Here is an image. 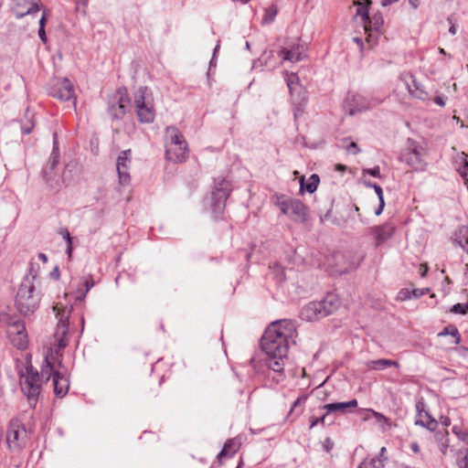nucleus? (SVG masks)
<instances>
[{"instance_id": "1", "label": "nucleus", "mask_w": 468, "mask_h": 468, "mask_svg": "<svg viewBox=\"0 0 468 468\" xmlns=\"http://www.w3.org/2000/svg\"><path fill=\"white\" fill-rule=\"evenodd\" d=\"M296 323L292 320L272 322L265 330L261 345L267 356H287L289 347L295 343Z\"/></svg>"}, {"instance_id": "2", "label": "nucleus", "mask_w": 468, "mask_h": 468, "mask_svg": "<svg viewBox=\"0 0 468 468\" xmlns=\"http://www.w3.org/2000/svg\"><path fill=\"white\" fill-rule=\"evenodd\" d=\"M165 137L166 158L174 163L185 162L188 156V147L180 131L175 126L167 127Z\"/></svg>"}, {"instance_id": "3", "label": "nucleus", "mask_w": 468, "mask_h": 468, "mask_svg": "<svg viewBox=\"0 0 468 468\" xmlns=\"http://www.w3.org/2000/svg\"><path fill=\"white\" fill-rule=\"evenodd\" d=\"M40 294L35 292V286L28 278L25 279L16 296V305L18 312L27 316L35 313L40 303Z\"/></svg>"}, {"instance_id": "4", "label": "nucleus", "mask_w": 468, "mask_h": 468, "mask_svg": "<svg viewBox=\"0 0 468 468\" xmlns=\"http://www.w3.org/2000/svg\"><path fill=\"white\" fill-rule=\"evenodd\" d=\"M339 301L334 294L327 295L323 301L311 302L301 310V317L306 321L322 319L338 308Z\"/></svg>"}, {"instance_id": "5", "label": "nucleus", "mask_w": 468, "mask_h": 468, "mask_svg": "<svg viewBox=\"0 0 468 468\" xmlns=\"http://www.w3.org/2000/svg\"><path fill=\"white\" fill-rule=\"evenodd\" d=\"M229 193L230 186L229 181L223 177L216 178L210 196L204 200L205 207H208L215 217L221 215L225 209L226 200Z\"/></svg>"}, {"instance_id": "6", "label": "nucleus", "mask_w": 468, "mask_h": 468, "mask_svg": "<svg viewBox=\"0 0 468 468\" xmlns=\"http://www.w3.org/2000/svg\"><path fill=\"white\" fill-rule=\"evenodd\" d=\"M42 383L38 372L35 370L32 366L27 367L26 372L21 373V389L27 396L30 407L36 406Z\"/></svg>"}, {"instance_id": "7", "label": "nucleus", "mask_w": 468, "mask_h": 468, "mask_svg": "<svg viewBox=\"0 0 468 468\" xmlns=\"http://www.w3.org/2000/svg\"><path fill=\"white\" fill-rule=\"evenodd\" d=\"M72 305H63L57 303L53 306V312L58 320L54 337L57 341L58 349L64 348L68 343L69 319L72 312Z\"/></svg>"}, {"instance_id": "8", "label": "nucleus", "mask_w": 468, "mask_h": 468, "mask_svg": "<svg viewBox=\"0 0 468 468\" xmlns=\"http://www.w3.org/2000/svg\"><path fill=\"white\" fill-rule=\"evenodd\" d=\"M134 107L138 120L144 123H151L154 120L155 111L153 99L146 87H140L134 93Z\"/></svg>"}, {"instance_id": "9", "label": "nucleus", "mask_w": 468, "mask_h": 468, "mask_svg": "<svg viewBox=\"0 0 468 468\" xmlns=\"http://www.w3.org/2000/svg\"><path fill=\"white\" fill-rule=\"evenodd\" d=\"M278 206L283 215L297 222H304L307 219V207L299 199H285L280 201Z\"/></svg>"}, {"instance_id": "10", "label": "nucleus", "mask_w": 468, "mask_h": 468, "mask_svg": "<svg viewBox=\"0 0 468 468\" xmlns=\"http://www.w3.org/2000/svg\"><path fill=\"white\" fill-rule=\"evenodd\" d=\"M27 433L18 420H12L6 433V442L11 450H20L26 445Z\"/></svg>"}, {"instance_id": "11", "label": "nucleus", "mask_w": 468, "mask_h": 468, "mask_svg": "<svg viewBox=\"0 0 468 468\" xmlns=\"http://www.w3.org/2000/svg\"><path fill=\"white\" fill-rule=\"evenodd\" d=\"M129 108V98L120 90L113 94L109 100L108 112L112 119L122 118L128 112Z\"/></svg>"}, {"instance_id": "12", "label": "nucleus", "mask_w": 468, "mask_h": 468, "mask_svg": "<svg viewBox=\"0 0 468 468\" xmlns=\"http://www.w3.org/2000/svg\"><path fill=\"white\" fill-rule=\"evenodd\" d=\"M384 19L381 14L377 13L363 23V29L367 34L366 41L369 47H373L378 42V30L383 26Z\"/></svg>"}, {"instance_id": "13", "label": "nucleus", "mask_w": 468, "mask_h": 468, "mask_svg": "<svg viewBox=\"0 0 468 468\" xmlns=\"http://www.w3.org/2000/svg\"><path fill=\"white\" fill-rule=\"evenodd\" d=\"M49 94L60 101H69L74 98V87L69 79H59L51 86Z\"/></svg>"}, {"instance_id": "14", "label": "nucleus", "mask_w": 468, "mask_h": 468, "mask_svg": "<svg viewBox=\"0 0 468 468\" xmlns=\"http://www.w3.org/2000/svg\"><path fill=\"white\" fill-rule=\"evenodd\" d=\"M415 408L417 411L415 424L424 427L431 431H433L437 428L438 422L426 410V404L424 403V401L419 400L416 403Z\"/></svg>"}, {"instance_id": "15", "label": "nucleus", "mask_w": 468, "mask_h": 468, "mask_svg": "<svg viewBox=\"0 0 468 468\" xmlns=\"http://www.w3.org/2000/svg\"><path fill=\"white\" fill-rule=\"evenodd\" d=\"M131 150H124L120 153L116 161V169L120 184L125 185L130 180L129 168L131 165Z\"/></svg>"}, {"instance_id": "16", "label": "nucleus", "mask_w": 468, "mask_h": 468, "mask_svg": "<svg viewBox=\"0 0 468 468\" xmlns=\"http://www.w3.org/2000/svg\"><path fill=\"white\" fill-rule=\"evenodd\" d=\"M346 101L349 107L350 114L367 110L378 103V101H369L365 96L358 93L349 94Z\"/></svg>"}, {"instance_id": "17", "label": "nucleus", "mask_w": 468, "mask_h": 468, "mask_svg": "<svg viewBox=\"0 0 468 468\" xmlns=\"http://www.w3.org/2000/svg\"><path fill=\"white\" fill-rule=\"evenodd\" d=\"M424 149L421 146L411 144L409 153L404 155L406 163L415 170H423L425 167Z\"/></svg>"}, {"instance_id": "18", "label": "nucleus", "mask_w": 468, "mask_h": 468, "mask_svg": "<svg viewBox=\"0 0 468 468\" xmlns=\"http://www.w3.org/2000/svg\"><path fill=\"white\" fill-rule=\"evenodd\" d=\"M400 80L405 84L409 93L419 100L425 101L429 99L428 93L422 89L420 83H419L412 74L403 73Z\"/></svg>"}, {"instance_id": "19", "label": "nucleus", "mask_w": 468, "mask_h": 468, "mask_svg": "<svg viewBox=\"0 0 468 468\" xmlns=\"http://www.w3.org/2000/svg\"><path fill=\"white\" fill-rule=\"evenodd\" d=\"M305 48L303 44L294 43L291 46L284 47L279 51V56L282 61L298 62L303 58Z\"/></svg>"}, {"instance_id": "20", "label": "nucleus", "mask_w": 468, "mask_h": 468, "mask_svg": "<svg viewBox=\"0 0 468 468\" xmlns=\"http://www.w3.org/2000/svg\"><path fill=\"white\" fill-rule=\"evenodd\" d=\"M41 8L39 0H16V17L20 19L27 15L37 13Z\"/></svg>"}, {"instance_id": "21", "label": "nucleus", "mask_w": 468, "mask_h": 468, "mask_svg": "<svg viewBox=\"0 0 468 468\" xmlns=\"http://www.w3.org/2000/svg\"><path fill=\"white\" fill-rule=\"evenodd\" d=\"M8 334L10 335L16 334V337L13 338L12 341L14 342V345L18 349H24L27 347V338L26 334V328L25 325L19 322L15 321L12 324H9Z\"/></svg>"}, {"instance_id": "22", "label": "nucleus", "mask_w": 468, "mask_h": 468, "mask_svg": "<svg viewBox=\"0 0 468 468\" xmlns=\"http://www.w3.org/2000/svg\"><path fill=\"white\" fill-rule=\"evenodd\" d=\"M54 393L58 398L67 395L69 388V380L63 372H56L53 374Z\"/></svg>"}, {"instance_id": "23", "label": "nucleus", "mask_w": 468, "mask_h": 468, "mask_svg": "<svg viewBox=\"0 0 468 468\" xmlns=\"http://www.w3.org/2000/svg\"><path fill=\"white\" fill-rule=\"evenodd\" d=\"M395 230L392 224L386 223L382 226L375 227L371 232L375 236L377 245H380L391 238Z\"/></svg>"}, {"instance_id": "24", "label": "nucleus", "mask_w": 468, "mask_h": 468, "mask_svg": "<svg viewBox=\"0 0 468 468\" xmlns=\"http://www.w3.org/2000/svg\"><path fill=\"white\" fill-rule=\"evenodd\" d=\"M54 359L55 358L53 354H48L45 356L44 363L41 367V374L39 375L42 382L48 381L50 378H53L54 373L59 372L58 370L55 369Z\"/></svg>"}, {"instance_id": "25", "label": "nucleus", "mask_w": 468, "mask_h": 468, "mask_svg": "<svg viewBox=\"0 0 468 468\" xmlns=\"http://www.w3.org/2000/svg\"><path fill=\"white\" fill-rule=\"evenodd\" d=\"M357 406V400L356 399H351L347 402H335L325 404L323 409L326 411V414H330L333 412H346V410L349 408L355 409Z\"/></svg>"}, {"instance_id": "26", "label": "nucleus", "mask_w": 468, "mask_h": 468, "mask_svg": "<svg viewBox=\"0 0 468 468\" xmlns=\"http://www.w3.org/2000/svg\"><path fill=\"white\" fill-rule=\"evenodd\" d=\"M320 178L318 175L313 174L309 178L308 181H304V176H302L300 179V192L303 193L304 191L312 194L314 193L319 185Z\"/></svg>"}, {"instance_id": "27", "label": "nucleus", "mask_w": 468, "mask_h": 468, "mask_svg": "<svg viewBox=\"0 0 468 468\" xmlns=\"http://www.w3.org/2000/svg\"><path fill=\"white\" fill-rule=\"evenodd\" d=\"M389 367H399V364L397 361L386 358L370 360L367 362V367L370 370H383Z\"/></svg>"}, {"instance_id": "28", "label": "nucleus", "mask_w": 468, "mask_h": 468, "mask_svg": "<svg viewBox=\"0 0 468 468\" xmlns=\"http://www.w3.org/2000/svg\"><path fill=\"white\" fill-rule=\"evenodd\" d=\"M468 229L464 226L460 227L453 234L452 242L462 248L463 250L468 251L466 247L468 245Z\"/></svg>"}, {"instance_id": "29", "label": "nucleus", "mask_w": 468, "mask_h": 468, "mask_svg": "<svg viewBox=\"0 0 468 468\" xmlns=\"http://www.w3.org/2000/svg\"><path fill=\"white\" fill-rule=\"evenodd\" d=\"M435 441L440 452L442 453V455H446L450 448L449 431L447 430L438 431L435 434Z\"/></svg>"}, {"instance_id": "30", "label": "nucleus", "mask_w": 468, "mask_h": 468, "mask_svg": "<svg viewBox=\"0 0 468 468\" xmlns=\"http://www.w3.org/2000/svg\"><path fill=\"white\" fill-rule=\"evenodd\" d=\"M240 447V442L237 439L228 440L218 455V459L220 460L223 456H232L235 454Z\"/></svg>"}, {"instance_id": "31", "label": "nucleus", "mask_w": 468, "mask_h": 468, "mask_svg": "<svg viewBox=\"0 0 468 468\" xmlns=\"http://www.w3.org/2000/svg\"><path fill=\"white\" fill-rule=\"evenodd\" d=\"M268 367L275 373L282 374L284 368V359L287 356H268Z\"/></svg>"}, {"instance_id": "32", "label": "nucleus", "mask_w": 468, "mask_h": 468, "mask_svg": "<svg viewBox=\"0 0 468 468\" xmlns=\"http://www.w3.org/2000/svg\"><path fill=\"white\" fill-rule=\"evenodd\" d=\"M95 282L90 276L89 280H86L82 283L80 284V286H83L84 290H81L80 288L78 289V291L75 292V300L79 302H83L87 293L94 286Z\"/></svg>"}, {"instance_id": "33", "label": "nucleus", "mask_w": 468, "mask_h": 468, "mask_svg": "<svg viewBox=\"0 0 468 468\" xmlns=\"http://www.w3.org/2000/svg\"><path fill=\"white\" fill-rule=\"evenodd\" d=\"M455 459L458 468H468V448H458Z\"/></svg>"}, {"instance_id": "34", "label": "nucleus", "mask_w": 468, "mask_h": 468, "mask_svg": "<svg viewBox=\"0 0 468 468\" xmlns=\"http://www.w3.org/2000/svg\"><path fill=\"white\" fill-rule=\"evenodd\" d=\"M355 5H357L356 17H360L361 24L363 25V23L368 19V3L356 1Z\"/></svg>"}, {"instance_id": "35", "label": "nucleus", "mask_w": 468, "mask_h": 468, "mask_svg": "<svg viewBox=\"0 0 468 468\" xmlns=\"http://www.w3.org/2000/svg\"><path fill=\"white\" fill-rule=\"evenodd\" d=\"M25 117L27 121V122L22 124L21 129H22L23 133L28 134L31 133V131L33 130V128L35 126L34 114L31 113L28 110H27Z\"/></svg>"}, {"instance_id": "36", "label": "nucleus", "mask_w": 468, "mask_h": 468, "mask_svg": "<svg viewBox=\"0 0 468 468\" xmlns=\"http://www.w3.org/2000/svg\"><path fill=\"white\" fill-rule=\"evenodd\" d=\"M452 335L455 338L454 344L458 345L461 342V336L459 334L458 329L455 326L450 325L443 328L441 332L439 333V336H444V335Z\"/></svg>"}, {"instance_id": "37", "label": "nucleus", "mask_w": 468, "mask_h": 468, "mask_svg": "<svg viewBox=\"0 0 468 468\" xmlns=\"http://www.w3.org/2000/svg\"><path fill=\"white\" fill-rule=\"evenodd\" d=\"M277 14H278V9L275 5H272L269 6L265 11V15L263 16L262 23L270 24V23L273 22Z\"/></svg>"}, {"instance_id": "38", "label": "nucleus", "mask_w": 468, "mask_h": 468, "mask_svg": "<svg viewBox=\"0 0 468 468\" xmlns=\"http://www.w3.org/2000/svg\"><path fill=\"white\" fill-rule=\"evenodd\" d=\"M54 146H53V151H52V154H51V156H50V160L48 162V168L50 170H52L57 163H58V142H57V134L54 133Z\"/></svg>"}, {"instance_id": "39", "label": "nucleus", "mask_w": 468, "mask_h": 468, "mask_svg": "<svg viewBox=\"0 0 468 468\" xmlns=\"http://www.w3.org/2000/svg\"><path fill=\"white\" fill-rule=\"evenodd\" d=\"M273 57V53L272 51H265L261 57L254 62V67L257 68L259 65L261 67V66H269L270 63H269V60L271 59V58Z\"/></svg>"}, {"instance_id": "40", "label": "nucleus", "mask_w": 468, "mask_h": 468, "mask_svg": "<svg viewBox=\"0 0 468 468\" xmlns=\"http://www.w3.org/2000/svg\"><path fill=\"white\" fill-rule=\"evenodd\" d=\"M286 81L291 93H292L293 90L298 86V76L294 73H291L287 76Z\"/></svg>"}, {"instance_id": "41", "label": "nucleus", "mask_w": 468, "mask_h": 468, "mask_svg": "<svg viewBox=\"0 0 468 468\" xmlns=\"http://www.w3.org/2000/svg\"><path fill=\"white\" fill-rule=\"evenodd\" d=\"M451 312H452L454 314H465L466 313H468V302L466 303L454 304L452 307Z\"/></svg>"}, {"instance_id": "42", "label": "nucleus", "mask_w": 468, "mask_h": 468, "mask_svg": "<svg viewBox=\"0 0 468 468\" xmlns=\"http://www.w3.org/2000/svg\"><path fill=\"white\" fill-rule=\"evenodd\" d=\"M362 174L363 175H369V176L377 177V178H380L381 177L380 167L379 166H375L373 168H364L362 170Z\"/></svg>"}, {"instance_id": "43", "label": "nucleus", "mask_w": 468, "mask_h": 468, "mask_svg": "<svg viewBox=\"0 0 468 468\" xmlns=\"http://www.w3.org/2000/svg\"><path fill=\"white\" fill-rule=\"evenodd\" d=\"M386 463L383 462V459H379L374 457L367 463L368 468H385Z\"/></svg>"}, {"instance_id": "44", "label": "nucleus", "mask_w": 468, "mask_h": 468, "mask_svg": "<svg viewBox=\"0 0 468 468\" xmlns=\"http://www.w3.org/2000/svg\"><path fill=\"white\" fill-rule=\"evenodd\" d=\"M365 186H367V187H372L374 188L378 197L379 200H381V198H384L383 197V190L382 188L380 187V186L375 184V183H371V182H365Z\"/></svg>"}, {"instance_id": "45", "label": "nucleus", "mask_w": 468, "mask_h": 468, "mask_svg": "<svg viewBox=\"0 0 468 468\" xmlns=\"http://www.w3.org/2000/svg\"><path fill=\"white\" fill-rule=\"evenodd\" d=\"M307 399V396L305 395H303L301 397H299L292 404L291 410H290V414H292L299 406L303 405Z\"/></svg>"}, {"instance_id": "46", "label": "nucleus", "mask_w": 468, "mask_h": 468, "mask_svg": "<svg viewBox=\"0 0 468 468\" xmlns=\"http://www.w3.org/2000/svg\"><path fill=\"white\" fill-rule=\"evenodd\" d=\"M413 297L412 296V293H411V291L408 290V289H402L399 291V294H398V298L400 300V301H406L410 298Z\"/></svg>"}, {"instance_id": "47", "label": "nucleus", "mask_w": 468, "mask_h": 468, "mask_svg": "<svg viewBox=\"0 0 468 468\" xmlns=\"http://www.w3.org/2000/svg\"><path fill=\"white\" fill-rule=\"evenodd\" d=\"M457 438L463 443L460 448H468V431H463Z\"/></svg>"}, {"instance_id": "48", "label": "nucleus", "mask_w": 468, "mask_h": 468, "mask_svg": "<svg viewBox=\"0 0 468 468\" xmlns=\"http://www.w3.org/2000/svg\"><path fill=\"white\" fill-rule=\"evenodd\" d=\"M346 151L351 154H356L360 152V149L356 143L352 142L346 146Z\"/></svg>"}, {"instance_id": "49", "label": "nucleus", "mask_w": 468, "mask_h": 468, "mask_svg": "<svg viewBox=\"0 0 468 468\" xmlns=\"http://www.w3.org/2000/svg\"><path fill=\"white\" fill-rule=\"evenodd\" d=\"M428 292H429L428 288H425V289H413L411 291V293H412V296L414 298H419V297L426 294Z\"/></svg>"}, {"instance_id": "50", "label": "nucleus", "mask_w": 468, "mask_h": 468, "mask_svg": "<svg viewBox=\"0 0 468 468\" xmlns=\"http://www.w3.org/2000/svg\"><path fill=\"white\" fill-rule=\"evenodd\" d=\"M328 414H324L322 417L320 418H312L311 419V428H314V426H316L318 423H324V420H325V418Z\"/></svg>"}, {"instance_id": "51", "label": "nucleus", "mask_w": 468, "mask_h": 468, "mask_svg": "<svg viewBox=\"0 0 468 468\" xmlns=\"http://www.w3.org/2000/svg\"><path fill=\"white\" fill-rule=\"evenodd\" d=\"M377 458L383 459V462L386 463L388 461L387 456V448L382 447L378 452V454L376 456Z\"/></svg>"}, {"instance_id": "52", "label": "nucleus", "mask_w": 468, "mask_h": 468, "mask_svg": "<svg viewBox=\"0 0 468 468\" xmlns=\"http://www.w3.org/2000/svg\"><path fill=\"white\" fill-rule=\"evenodd\" d=\"M378 421L380 420H384V421H388V420L384 416L382 415L381 413H378L373 410H368Z\"/></svg>"}, {"instance_id": "53", "label": "nucleus", "mask_w": 468, "mask_h": 468, "mask_svg": "<svg viewBox=\"0 0 468 468\" xmlns=\"http://www.w3.org/2000/svg\"><path fill=\"white\" fill-rule=\"evenodd\" d=\"M420 275L423 278L427 275L428 273V271H429V267L427 265V263H421L420 265Z\"/></svg>"}, {"instance_id": "54", "label": "nucleus", "mask_w": 468, "mask_h": 468, "mask_svg": "<svg viewBox=\"0 0 468 468\" xmlns=\"http://www.w3.org/2000/svg\"><path fill=\"white\" fill-rule=\"evenodd\" d=\"M46 22H47V12H46V9H44L43 14L39 19V28H45Z\"/></svg>"}, {"instance_id": "55", "label": "nucleus", "mask_w": 468, "mask_h": 468, "mask_svg": "<svg viewBox=\"0 0 468 468\" xmlns=\"http://www.w3.org/2000/svg\"><path fill=\"white\" fill-rule=\"evenodd\" d=\"M410 447L414 453H419L420 452V447L417 441H412Z\"/></svg>"}, {"instance_id": "56", "label": "nucleus", "mask_w": 468, "mask_h": 468, "mask_svg": "<svg viewBox=\"0 0 468 468\" xmlns=\"http://www.w3.org/2000/svg\"><path fill=\"white\" fill-rule=\"evenodd\" d=\"M60 233H61L63 239H65L67 240V243H71L70 233L68 229H65Z\"/></svg>"}, {"instance_id": "57", "label": "nucleus", "mask_w": 468, "mask_h": 468, "mask_svg": "<svg viewBox=\"0 0 468 468\" xmlns=\"http://www.w3.org/2000/svg\"><path fill=\"white\" fill-rule=\"evenodd\" d=\"M38 37H39V38L41 39V41L43 43H47L48 39H47L45 28H39L38 29Z\"/></svg>"}, {"instance_id": "58", "label": "nucleus", "mask_w": 468, "mask_h": 468, "mask_svg": "<svg viewBox=\"0 0 468 468\" xmlns=\"http://www.w3.org/2000/svg\"><path fill=\"white\" fill-rule=\"evenodd\" d=\"M384 206H385L384 198H381V200H379L378 207L375 211V214L377 216H379L382 213Z\"/></svg>"}, {"instance_id": "59", "label": "nucleus", "mask_w": 468, "mask_h": 468, "mask_svg": "<svg viewBox=\"0 0 468 468\" xmlns=\"http://www.w3.org/2000/svg\"><path fill=\"white\" fill-rule=\"evenodd\" d=\"M434 102H435L437 105L441 106V107H443V106L445 105V101H444L443 98H442V97H441V96H437V97H435V98H434Z\"/></svg>"}, {"instance_id": "60", "label": "nucleus", "mask_w": 468, "mask_h": 468, "mask_svg": "<svg viewBox=\"0 0 468 468\" xmlns=\"http://www.w3.org/2000/svg\"><path fill=\"white\" fill-rule=\"evenodd\" d=\"M353 41L360 48V50L362 51L363 48H364V44H363L362 38H360L358 37H355L353 38Z\"/></svg>"}, {"instance_id": "61", "label": "nucleus", "mask_w": 468, "mask_h": 468, "mask_svg": "<svg viewBox=\"0 0 468 468\" xmlns=\"http://www.w3.org/2000/svg\"><path fill=\"white\" fill-rule=\"evenodd\" d=\"M324 448H325L326 452H330L331 449L333 448V442L330 441V439H327L325 441Z\"/></svg>"}, {"instance_id": "62", "label": "nucleus", "mask_w": 468, "mask_h": 468, "mask_svg": "<svg viewBox=\"0 0 468 468\" xmlns=\"http://www.w3.org/2000/svg\"><path fill=\"white\" fill-rule=\"evenodd\" d=\"M463 431L461 430L458 426L452 427V432L458 437L460 433H462Z\"/></svg>"}, {"instance_id": "63", "label": "nucleus", "mask_w": 468, "mask_h": 468, "mask_svg": "<svg viewBox=\"0 0 468 468\" xmlns=\"http://www.w3.org/2000/svg\"><path fill=\"white\" fill-rule=\"evenodd\" d=\"M38 259L45 263L48 261V256L45 253H39Z\"/></svg>"}, {"instance_id": "64", "label": "nucleus", "mask_w": 468, "mask_h": 468, "mask_svg": "<svg viewBox=\"0 0 468 468\" xmlns=\"http://www.w3.org/2000/svg\"><path fill=\"white\" fill-rule=\"evenodd\" d=\"M50 275L55 278V279H58V275H59V271H58V268H55L53 270V271L50 273Z\"/></svg>"}]
</instances>
